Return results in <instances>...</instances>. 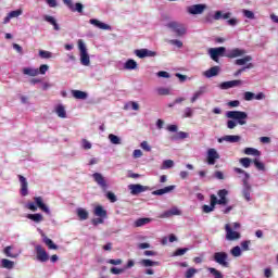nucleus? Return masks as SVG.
I'll use <instances>...</instances> for the list:
<instances>
[{"label": "nucleus", "instance_id": "nucleus-1", "mask_svg": "<svg viewBox=\"0 0 278 278\" xmlns=\"http://www.w3.org/2000/svg\"><path fill=\"white\" fill-rule=\"evenodd\" d=\"M166 27L172 31V34H175L177 38H184V36L188 34V28H186V25L179 22H169L166 24Z\"/></svg>", "mask_w": 278, "mask_h": 278}, {"label": "nucleus", "instance_id": "nucleus-2", "mask_svg": "<svg viewBox=\"0 0 278 278\" xmlns=\"http://www.w3.org/2000/svg\"><path fill=\"white\" fill-rule=\"evenodd\" d=\"M226 116L227 118H232V121H238L239 125H247V118H249L247 112L242 111H228Z\"/></svg>", "mask_w": 278, "mask_h": 278}, {"label": "nucleus", "instance_id": "nucleus-3", "mask_svg": "<svg viewBox=\"0 0 278 278\" xmlns=\"http://www.w3.org/2000/svg\"><path fill=\"white\" fill-rule=\"evenodd\" d=\"M78 49L80 51V64L83 66H90V55H88V49L81 39L78 40Z\"/></svg>", "mask_w": 278, "mask_h": 278}, {"label": "nucleus", "instance_id": "nucleus-4", "mask_svg": "<svg viewBox=\"0 0 278 278\" xmlns=\"http://www.w3.org/2000/svg\"><path fill=\"white\" fill-rule=\"evenodd\" d=\"M226 53H227V48L225 47L208 49V55L214 62H218L219 58H225Z\"/></svg>", "mask_w": 278, "mask_h": 278}, {"label": "nucleus", "instance_id": "nucleus-5", "mask_svg": "<svg viewBox=\"0 0 278 278\" xmlns=\"http://www.w3.org/2000/svg\"><path fill=\"white\" fill-rule=\"evenodd\" d=\"M213 260L214 262L219 264V266H223L224 268H229V262H227V260H229V254H227V252L214 253Z\"/></svg>", "mask_w": 278, "mask_h": 278}, {"label": "nucleus", "instance_id": "nucleus-6", "mask_svg": "<svg viewBox=\"0 0 278 278\" xmlns=\"http://www.w3.org/2000/svg\"><path fill=\"white\" fill-rule=\"evenodd\" d=\"M253 60L251 55H247L243 59H237L235 61V64L237 66H244L242 71H247V68H255V65L253 63H250Z\"/></svg>", "mask_w": 278, "mask_h": 278}, {"label": "nucleus", "instance_id": "nucleus-7", "mask_svg": "<svg viewBox=\"0 0 278 278\" xmlns=\"http://www.w3.org/2000/svg\"><path fill=\"white\" fill-rule=\"evenodd\" d=\"M93 181L99 185L101 190L103 192H108V180H105V177L101 173H94L92 174Z\"/></svg>", "mask_w": 278, "mask_h": 278}, {"label": "nucleus", "instance_id": "nucleus-8", "mask_svg": "<svg viewBox=\"0 0 278 278\" xmlns=\"http://www.w3.org/2000/svg\"><path fill=\"white\" fill-rule=\"evenodd\" d=\"M216 160H220V154L216 151V149L211 148L207 150L206 162L210 166H214L216 164Z\"/></svg>", "mask_w": 278, "mask_h": 278}, {"label": "nucleus", "instance_id": "nucleus-9", "mask_svg": "<svg viewBox=\"0 0 278 278\" xmlns=\"http://www.w3.org/2000/svg\"><path fill=\"white\" fill-rule=\"evenodd\" d=\"M207 10V4H193L187 8V12L192 15L203 14Z\"/></svg>", "mask_w": 278, "mask_h": 278}, {"label": "nucleus", "instance_id": "nucleus-10", "mask_svg": "<svg viewBox=\"0 0 278 278\" xmlns=\"http://www.w3.org/2000/svg\"><path fill=\"white\" fill-rule=\"evenodd\" d=\"M225 229H226V240H240L241 235L238 231H233V229H231V226L229 224L225 225Z\"/></svg>", "mask_w": 278, "mask_h": 278}, {"label": "nucleus", "instance_id": "nucleus-11", "mask_svg": "<svg viewBox=\"0 0 278 278\" xmlns=\"http://www.w3.org/2000/svg\"><path fill=\"white\" fill-rule=\"evenodd\" d=\"M35 251L37 253V260L39 262H49V254L47 253V250L42 248V245H36Z\"/></svg>", "mask_w": 278, "mask_h": 278}, {"label": "nucleus", "instance_id": "nucleus-12", "mask_svg": "<svg viewBox=\"0 0 278 278\" xmlns=\"http://www.w3.org/2000/svg\"><path fill=\"white\" fill-rule=\"evenodd\" d=\"M128 190H130V194H132L134 197L142 193V192H147V190H149L148 186H142V185H129L128 186Z\"/></svg>", "mask_w": 278, "mask_h": 278}, {"label": "nucleus", "instance_id": "nucleus-13", "mask_svg": "<svg viewBox=\"0 0 278 278\" xmlns=\"http://www.w3.org/2000/svg\"><path fill=\"white\" fill-rule=\"evenodd\" d=\"M65 5L71 10V12H78L81 14L84 12V4L77 2L76 4L73 3V0H63Z\"/></svg>", "mask_w": 278, "mask_h": 278}, {"label": "nucleus", "instance_id": "nucleus-14", "mask_svg": "<svg viewBox=\"0 0 278 278\" xmlns=\"http://www.w3.org/2000/svg\"><path fill=\"white\" fill-rule=\"evenodd\" d=\"M18 179L21 184L20 193L22 197H27V194H29V190H28L29 184L27 182V178H25L23 175H18Z\"/></svg>", "mask_w": 278, "mask_h": 278}, {"label": "nucleus", "instance_id": "nucleus-15", "mask_svg": "<svg viewBox=\"0 0 278 278\" xmlns=\"http://www.w3.org/2000/svg\"><path fill=\"white\" fill-rule=\"evenodd\" d=\"M244 53H247V51H244L240 48H235L231 50H227L225 58H230V59L242 58V55H244Z\"/></svg>", "mask_w": 278, "mask_h": 278}, {"label": "nucleus", "instance_id": "nucleus-16", "mask_svg": "<svg viewBox=\"0 0 278 278\" xmlns=\"http://www.w3.org/2000/svg\"><path fill=\"white\" fill-rule=\"evenodd\" d=\"M135 55H137V58H140L142 60L144 58H155V52L149 49H139V50H135Z\"/></svg>", "mask_w": 278, "mask_h": 278}, {"label": "nucleus", "instance_id": "nucleus-17", "mask_svg": "<svg viewBox=\"0 0 278 278\" xmlns=\"http://www.w3.org/2000/svg\"><path fill=\"white\" fill-rule=\"evenodd\" d=\"M34 201H35L37 207H39V210H41V212H45V214H51V211L49 210V206L42 200V197H35Z\"/></svg>", "mask_w": 278, "mask_h": 278}, {"label": "nucleus", "instance_id": "nucleus-18", "mask_svg": "<svg viewBox=\"0 0 278 278\" xmlns=\"http://www.w3.org/2000/svg\"><path fill=\"white\" fill-rule=\"evenodd\" d=\"M90 25H93L94 27H98V29H104L106 31H112V26L97 20V18H91L89 20Z\"/></svg>", "mask_w": 278, "mask_h": 278}, {"label": "nucleus", "instance_id": "nucleus-19", "mask_svg": "<svg viewBox=\"0 0 278 278\" xmlns=\"http://www.w3.org/2000/svg\"><path fill=\"white\" fill-rule=\"evenodd\" d=\"M216 203H217L216 195L212 194L211 195V205L204 204L202 206L204 214H210V212H214V208L216 207Z\"/></svg>", "mask_w": 278, "mask_h": 278}, {"label": "nucleus", "instance_id": "nucleus-20", "mask_svg": "<svg viewBox=\"0 0 278 278\" xmlns=\"http://www.w3.org/2000/svg\"><path fill=\"white\" fill-rule=\"evenodd\" d=\"M173 190H175L174 185L164 187L163 189H157L153 191L152 194H154V197H162V194H168V192H173Z\"/></svg>", "mask_w": 278, "mask_h": 278}, {"label": "nucleus", "instance_id": "nucleus-21", "mask_svg": "<svg viewBox=\"0 0 278 278\" xmlns=\"http://www.w3.org/2000/svg\"><path fill=\"white\" fill-rule=\"evenodd\" d=\"M242 84V80H229L222 83L220 88L223 90H229V88H236V86H240Z\"/></svg>", "mask_w": 278, "mask_h": 278}, {"label": "nucleus", "instance_id": "nucleus-22", "mask_svg": "<svg viewBox=\"0 0 278 278\" xmlns=\"http://www.w3.org/2000/svg\"><path fill=\"white\" fill-rule=\"evenodd\" d=\"M94 216L99 218H108V211L103 208L101 205H97L93 210Z\"/></svg>", "mask_w": 278, "mask_h": 278}, {"label": "nucleus", "instance_id": "nucleus-23", "mask_svg": "<svg viewBox=\"0 0 278 278\" xmlns=\"http://www.w3.org/2000/svg\"><path fill=\"white\" fill-rule=\"evenodd\" d=\"M243 191L242 194L245 199V201H251V186L248 180H243Z\"/></svg>", "mask_w": 278, "mask_h": 278}, {"label": "nucleus", "instance_id": "nucleus-24", "mask_svg": "<svg viewBox=\"0 0 278 278\" xmlns=\"http://www.w3.org/2000/svg\"><path fill=\"white\" fill-rule=\"evenodd\" d=\"M123 68L126 71H135V68H138V63L134 59H129L124 63Z\"/></svg>", "mask_w": 278, "mask_h": 278}, {"label": "nucleus", "instance_id": "nucleus-25", "mask_svg": "<svg viewBox=\"0 0 278 278\" xmlns=\"http://www.w3.org/2000/svg\"><path fill=\"white\" fill-rule=\"evenodd\" d=\"M151 218L149 217H141L135 220L134 223V227H144V225H149V223H151Z\"/></svg>", "mask_w": 278, "mask_h": 278}, {"label": "nucleus", "instance_id": "nucleus-26", "mask_svg": "<svg viewBox=\"0 0 278 278\" xmlns=\"http://www.w3.org/2000/svg\"><path fill=\"white\" fill-rule=\"evenodd\" d=\"M43 21H46L47 23H50V25H53L55 31H60V25L55 21V17H53L51 15H45Z\"/></svg>", "mask_w": 278, "mask_h": 278}, {"label": "nucleus", "instance_id": "nucleus-27", "mask_svg": "<svg viewBox=\"0 0 278 278\" xmlns=\"http://www.w3.org/2000/svg\"><path fill=\"white\" fill-rule=\"evenodd\" d=\"M180 214H181V211H179V208L177 207H174L163 213L162 218H170V216H179Z\"/></svg>", "mask_w": 278, "mask_h": 278}, {"label": "nucleus", "instance_id": "nucleus-28", "mask_svg": "<svg viewBox=\"0 0 278 278\" xmlns=\"http://www.w3.org/2000/svg\"><path fill=\"white\" fill-rule=\"evenodd\" d=\"M72 94H73L74 99H80V100L88 99V93H86V91L72 90Z\"/></svg>", "mask_w": 278, "mask_h": 278}, {"label": "nucleus", "instance_id": "nucleus-29", "mask_svg": "<svg viewBox=\"0 0 278 278\" xmlns=\"http://www.w3.org/2000/svg\"><path fill=\"white\" fill-rule=\"evenodd\" d=\"M26 217H27L29 220H33L34 223H42V220H45V217H43L42 214H40V213L28 214Z\"/></svg>", "mask_w": 278, "mask_h": 278}, {"label": "nucleus", "instance_id": "nucleus-30", "mask_svg": "<svg viewBox=\"0 0 278 278\" xmlns=\"http://www.w3.org/2000/svg\"><path fill=\"white\" fill-rule=\"evenodd\" d=\"M245 155H254L255 157H260L262 155V152L255 148H245L244 149Z\"/></svg>", "mask_w": 278, "mask_h": 278}, {"label": "nucleus", "instance_id": "nucleus-31", "mask_svg": "<svg viewBox=\"0 0 278 278\" xmlns=\"http://www.w3.org/2000/svg\"><path fill=\"white\" fill-rule=\"evenodd\" d=\"M55 112L59 118H66V109H64V105L62 104L56 105Z\"/></svg>", "mask_w": 278, "mask_h": 278}, {"label": "nucleus", "instance_id": "nucleus-32", "mask_svg": "<svg viewBox=\"0 0 278 278\" xmlns=\"http://www.w3.org/2000/svg\"><path fill=\"white\" fill-rule=\"evenodd\" d=\"M77 216L79 218V220H88V211H86L85 208H77Z\"/></svg>", "mask_w": 278, "mask_h": 278}, {"label": "nucleus", "instance_id": "nucleus-33", "mask_svg": "<svg viewBox=\"0 0 278 278\" xmlns=\"http://www.w3.org/2000/svg\"><path fill=\"white\" fill-rule=\"evenodd\" d=\"M223 140H225V142H240V136L238 135H226L225 137H223Z\"/></svg>", "mask_w": 278, "mask_h": 278}, {"label": "nucleus", "instance_id": "nucleus-34", "mask_svg": "<svg viewBox=\"0 0 278 278\" xmlns=\"http://www.w3.org/2000/svg\"><path fill=\"white\" fill-rule=\"evenodd\" d=\"M1 266L2 268H8V270H12V268H14V262L8 258H2Z\"/></svg>", "mask_w": 278, "mask_h": 278}, {"label": "nucleus", "instance_id": "nucleus-35", "mask_svg": "<svg viewBox=\"0 0 278 278\" xmlns=\"http://www.w3.org/2000/svg\"><path fill=\"white\" fill-rule=\"evenodd\" d=\"M43 242H45V244L48 245V248L50 250L58 251V245L55 243H53V240L49 239L48 237H45Z\"/></svg>", "mask_w": 278, "mask_h": 278}, {"label": "nucleus", "instance_id": "nucleus-36", "mask_svg": "<svg viewBox=\"0 0 278 278\" xmlns=\"http://www.w3.org/2000/svg\"><path fill=\"white\" fill-rule=\"evenodd\" d=\"M202 94H205V89L203 87L194 92L193 97L191 98V103H194Z\"/></svg>", "mask_w": 278, "mask_h": 278}, {"label": "nucleus", "instance_id": "nucleus-37", "mask_svg": "<svg viewBox=\"0 0 278 278\" xmlns=\"http://www.w3.org/2000/svg\"><path fill=\"white\" fill-rule=\"evenodd\" d=\"M39 58H41L42 60H49V59L53 58V53H51L47 50H39Z\"/></svg>", "mask_w": 278, "mask_h": 278}, {"label": "nucleus", "instance_id": "nucleus-38", "mask_svg": "<svg viewBox=\"0 0 278 278\" xmlns=\"http://www.w3.org/2000/svg\"><path fill=\"white\" fill-rule=\"evenodd\" d=\"M242 14L243 16H245V18H249L250 21H255V13H253V11L243 9Z\"/></svg>", "mask_w": 278, "mask_h": 278}, {"label": "nucleus", "instance_id": "nucleus-39", "mask_svg": "<svg viewBox=\"0 0 278 278\" xmlns=\"http://www.w3.org/2000/svg\"><path fill=\"white\" fill-rule=\"evenodd\" d=\"M46 71H24V75H28L29 77H36L37 75H45Z\"/></svg>", "mask_w": 278, "mask_h": 278}, {"label": "nucleus", "instance_id": "nucleus-40", "mask_svg": "<svg viewBox=\"0 0 278 278\" xmlns=\"http://www.w3.org/2000/svg\"><path fill=\"white\" fill-rule=\"evenodd\" d=\"M188 138V132L179 131L177 135L172 137V140H186Z\"/></svg>", "mask_w": 278, "mask_h": 278}, {"label": "nucleus", "instance_id": "nucleus-41", "mask_svg": "<svg viewBox=\"0 0 278 278\" xmlns=\"http://www.w3.org/2000/svg\"><path fill=\"white\" fill-rule=\"evenodd\" d=\"M208 273H211V275H213L215 278H223V273H220L218 269L214 268V267H208L207 268Z\"/></svg>", "mask_w": 278, "mask_h": 278}, {"label": "nucleus", "instance_id": "nucleus-42", "mask_svg": "<svg viewBox=\"0 0 278 278\" xmlns=\"http://www.w3.org/2000/svg\"><path fill=\"white\" fill-rule=\"evenodd\" d=\"M252 162H253L255 168H257V170H266V165H264V163L260 162V160L254 159Z\"/></svg>", "mask_w": 278, "mask_h": 278}, {"label": "nucleus", "instance_id": "nucleus-43", "mask_svg": "<svg viewBox=\"0 0 278 278\" xmlns=\"http://www.w3.org/2000/svg\"><path fill=\"white\" fill-rule=\"evenodd\" d=\"M230 253L233 257H240V255H242V250L240 247L236 245L230 250Z\"/></svg>", "mask_w": 278, "mask_h": 278}, {"label": "nucleus", "instance_id": "nucleus-44", "mask_svg": "<svg viewBox=\"0 0 278 278\" xmlns=\"http://www.w3.org/2000/svg\"><path fill=\"white\" fill-rule=\"evenodd\" d=\"M198 273H199V270L197 268L191 267V268L187 269V271L185 273V277L186 278H192Z\"/></svg>", "mask_w": 278, "mask_h": 278}, {"label": "nucleus", "instance_id": "nucleus-45", "mask_svg": "<svg viewBox=\"0 0 278 278\" xmlns=\"http://www.w3.org/2000/svg\"><path fill=\"white\" fill-rule=\"evenodd\" d=\"M140 264H141V266H146V267L157 266V262H153L149 258L141 260Z\"/></svg>", "mask_w": 278, "mask_h": 278}, {"label": "nucleus", "instance_id": "nucleus-46", "mask_svg": "<svg viewBox=\"0 0 278 278\" xmlns=\"http://www.w3.org/2000/svg\"><path fill=\"white\" fill-rule=\"evenodd\" d=\"M239 162L243 166V168H249V166H251V162L253 161L249 157H242L239 160Z\"/></svg>", "mask_w": 278, "mask_h": 278}, {"label": "nucleus", "instance_id": "nucleus-47", "mask_svg": "<svg viewBox=\"0 0 278 278\" xmlns=\"http://www.w3.org/2000/svg\"><path fill=\"white\" fill-rule=\"evenodd\" d=\"M193 114H194V111L191 108H186L184 110L182 118H192Z\"/></svg>", "mask_w": 278, "mask_h": 278}, {"label": "nucleus", "instance_id": "nucleus-48", "mask_svg": "<svg viewBox=\"0 0 278 278\" xmlns=\"http://www.w3.org/2000/svg\"><path fill=\"white\" fill-rule=\"evenodd\" d=\"M23 14V9H17L15 11H11L9 13V17L11 18H18V16H21Z\"/></svg>", "mask_w": 278, "mask_h": 278}, {"label": "nucleus", "instance_id": "nucleus-49", "mask_svg": "<svg viewBox=\"0 0 278 278\" xmlns=\"http://www.w3.org/2000/svg\"><path fill=\"white\" fill-rule=\"evenodd\" d=\"M173 166H175V162L173 160H165L163 162L162 168L168 169V168H173Z\"/></svg>", "mask_w": 278, "mask_h": 278}, {"label": "nucleus", "instance_id": "nucleus-50", "mask_svg": "<svg viewBox=\"0 0 278 278\" xmlns=\"http://www.w3.org/2000/svg\"><path fill=\"white\" fill-rule=\"evenodd\" d=\"M168 42L169 45L177 47V49H181V47H184V42L179 39H170Z\"/></svg>", "mask_w": 278, "mask_h": 278}, {"label": "nucleus", "instance_id": "nucleus-51", "mask_svg": "<svg viewBox=\"0 0 278 278\" xmlns=\"http://www.w3.org/2000/svg\"><path fill=\"white\" fill-rule=\"evenodd\" d=\"M109 140L112 142V144H121V138L116 135H109Z\"/></svg>", "mask_w": 278, "mask_h": 278}, {"label": "nucleus", "instance_id": "nucleus-52", "mask_svg": "<svg viewBox=\"0 0 278 278\" xmlns=\"http://www.w3.org/2000/svg\"><path fill=\"white\" fill-rule=\"evenodd\" d=\"M235 173H237L238 175H244L245 179L243 181H248L250 175L249 173L244 172V169L240 168V167H235Z\"/></svg>", "mask_w": 278, "mask_h": 278}, {"label": "nucleus", "instance_id": "nucleus-53", "mask_svg": "<svg viewBox=\"0 0 278 278\" xmlns=\"http://www.w3.org/2000/svg\"><path fill=\"white\" fill-rule=\"evenodd\" d=\"M216 75H218V71L203 72V77H206L207 79H210L211 77H216Z\"/></svg>", "mask_w": 278, "mask_h": 278}, {"label": "nucleus", "instance_id": "nucleus-54", "mask_svg": "<svg viewBox=\"0 0 278 278\" xmlns=\"http://www.w3.org/2000/svg\"><path fill=\"white\" fill-rule=\"evenodd\" d=\"M157 94H160L161 97H164L166 94H170V90L168 88H157L156 89Z\"/></svg>", "mask_w": 278, "mask_h": 278}, {"label": "nucleus", "instance_id": "nucleus-55", "mask_svg": "<svg viewBox=\"0 0 278 278\" xmlns=\"http://www.w3.org/2000/svg\"><path fill=\"white\" fill-rule=\"evenodd\" d=\"M106 199H109L111 203H116L117 201L116 194H114L112 191L106 192Z\"/></svg>", "mask_w": 278, "mask_h": 278}, {"label": "nucleus", "instance_id": "nucleus-56", "mask_svg": "<svg viewBox=\"0 0 278 278\" xmlns=\"http://www.w3.org/2000/svg\"><path fill=\"white\" fill-rule=\"evenodd\" d=\"M110 273H112V275H123V273H125V269L117 268V267H112L110 269Z\"/></svg>", "mask_w": 278, "mask_h": 278}, {"label": "nucleus", "instance_id": "nucleus-57", "mask_svg": "<svg viewBox=\"0 0 278 278\" xmlns=\"http://www.w3.org/2000/svg\"><path fill=\"white\" fill-rule=\"evenodd\" d=\"M253 99H255V93H253L251 91L244 92V100L245 101H253Z\"/></svg>", "mask_w": 278, "mask_h": 278}, {"label": "nucleus", "instance_id": "nucleus-58", "mask_svg": "<svg viewBox=\"0 0 278 278\" xmlns=\"http://www.w3.org/2000/svg\"><path fill=\"white\" fill-rule=\"evenodd\" d=\"M186 253H188V248H184V249H177L174 253V255L176 256H181V255H186Z\"/></svg>", "mask_w": 278, "mask_h": 278}, {"label": "nucleus", "instance_id": "nucleus-59", "mask_svg": "<svg viewBox=\"0 0 278 278\" xmlns=\"http://www.w3.org/2000/svg\"><path fill=\"white\" fill-rule=\"evenodd\" d=\"M103 218H104V217L93 218V219L91 220V223H92V225H93L94 227H97L98 225H103V223H104Z\"/></svg>", "mask_w": 278, "mask_h": 278}, {"label": "nucleus", "instance_id": "nucleus-60", "mask_svg": "<svg viewBox=\"0 0 278 278\" xmlns=\"http://www.w3.org/2000/svg\"><path fill=\"white\" fill-rule=\"evenodd\" d=\"M12 247H7L5 249H4V254L7 255V257H16V254H12Z\"/></svg>", "mask_w": 278, "mask_h": 278}, {"label": "nucleus", "instance_id": "nucleus-61", "mask_svg": "<svg viewBox=\"0 0 278 278\" xmlns=\"http://www.w3.org/2000/svg\"><path fill=\"white\" fill-rule=\"evenodd\" d=\"M227 194H229V191H227V189H220V190L217 192V195L219 197V199H225V198H227Z\"/></svg>", "mask_w": 278, "mask_h": 278}, {"label": "nucleus", "instance_id": "nucleus-62", "mask_svg": "<svg viewBox=\"0 0 278 278\" xmlns=\"http://www.w3.org/2000/svg\"><path fill=\"white\" fill-rule=\"evenodd\" d=\"M27 210H30V212H37L38 211V206H36V204L34 202H28L26 204Z\"/></svg>", "mask_w": 278, "mask_h": 278}, {"label": "nucleus", "instance_id": "nucleus-63", "mask_svg": "<svg viewBox=\"0 0 278 278\" xmlns=\"http://www.w3.org/2000/svg\"><path fill=\"white\" fill-rule=\"evenodd\" d=\"M141 149H143V151H151V146H149V142L147 141H142L141 142Z\"/></svg>", "mask_w": 278, "mask_h": 278}, {"label": "nucleus", "instance_id": "nucleus-64", "mask_svg": "<svg viewBox=\"0 0 278 278\" xmlns=\"http://www.w3.org/2000/svg\"><path fill=\"white\" fill-rule=\"evenodd\" d=\"M249 244H251V241L241 242L242 251H249Z\"/></svg>", "mask_w": 278, "mask_h": 278}]
</instances>
